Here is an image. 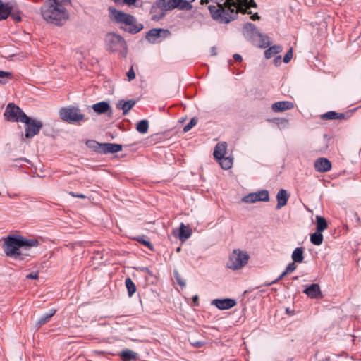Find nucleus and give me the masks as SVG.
<instances>
[{
  "label": "nucleus",
  "instance_id": "obj_18",
  "mask_svg": "<svg viewBox=\"0 0 361 361\" xmlns=\"http://www.w3.org/2000/svg\"><path fill=\"white\" fill-rule=\"evenodd\" d=\"M289 198V195L287 191L284 189L279 190L276 195L277 204L276 209H280L283 206L286 205Z\"/></svg>",
  "mask_w": 361,
  "mask_h": 361
},
{
  "label": "nucleus",
  "instance_id": "obj_59",
  "mask_svg": "<svg viewBox=\"0 0 361 361\" xmlns=\"http://www.w3.org/2000/svg\"><path fill=\"white\" fill-rule=\"evenodd\" d=\"M298 276H295V277H294V279L296 280V279H298Z\"/></svg>",
  "mask_w": 361,
  "mask_h": 361
},
{
  "label": "nucleus",
  "instance_id": "obj_58",
  "mask_svg": "<svg viewBox=\"0 0 361 361\" xmlns=\"http://www.w3.org/2000/svg\"><path fill=\"white\" fill-rule=\"evenodd\" d=\"M95 353H98V354H100V353H101V352H99V351H96Z\"/></svg>",
  "mask_w": 361,
  "mask_h": 361
},
{
  "label": "nucleus",
  "instance_id": "obj_13",
  "mask_svg": "<svg viewBox=\"0 0 361 361\" xmlns=\"http://www.w3.org/2000/svg\"><path fill=\"white\" fill-rule=\"evenodd\" d=\"M212 303L221 310H229L236 305L235 300L231 298L215 299Z\"/></svg>",
  "mask_w": 361,
  "mask_h": 361
},
{
  "label": "nucleus",
  "instance_id": "obj_38",
  "mask_svg": "<svg viewBox=\"0 0 361 361\" xmlns=\"http://www.w3.org/2000/svg\"><path fill=\"white\" fill-rule=\"evenodd\" d=\"M197 118L195 117L192 118L189 123L183 127V132L186 133L189 131L193 126L197 124Z\"/></svg>",
  "mask_w": 361,
  "mask_h": 361
},
{
  "label": "nucleus",
  "instance_id": "obj_29",
  "mask_svg": "<svg viewBox=\"0 0 361 361\" xmlns=\"http://www.w3.org/2000/svg\"><path fill=\"white\" fill-rule=\"evenodd\" d=\"M317 229L318 232H323L327 228L326 219L320 216H316Z\"/></svg>",
  "mask_w": 361,
  "mask_h": 361
},
{
  "label": "nucleus",
  "instance_id": "obj_14",
  "mask_svg": "<svg viewBox=\"0 0 361 361\" xmlns=\"http://www.w3.org/2000/svg\"><path fill=\"white\" fill-rule=\"evenodd\" d=\"M314 169L318 172H327L331 169V163L326 158H319L314 162Z\"/></svg>",
  "mask_w": 361,
  "mask_h": 361
},
{
  "label": "nucleus",
  "instance_id": "obj_36",
  "mask_svg": "<svg viewBox=\"0 0 361 361\" xmlns=\"http://www.w3.org/2000/svg\"><path fill=\"white\" fill-rule=\"evenodd\" d=\"M10 6L12 8L9 16L16 22L21 21V13L18 9H15L14 6L10 4Z\"/></svg>",
  "mask_w": 361,
  "mask_h": 361
},
{
  "label": "nucleus",
  "instance_id": "obj_45",
  "mask_svg": "<svg viewBox=\"0 0 361 361\" xmlns=\"http://www.w3.org/2000/svg\"><path fill=\"white\" fill-rule=\"evenodd\" d=\"M174 276L177 280V282L181 286H185V283L184 281H183L180 279V276L178 273V271H174Z\"/></svg>",
  "mask_w": 361,
  "mask_h": 361
},
{
  "label": "nucleus",
  "instance_id": "obj_60",
  "mask_svg": "<svg viewBox=\"0 0 361 361\" xmlns=\"http://www.w3.org/2000/svg\"><path fill=\"white\" fill-rule=\"evenodd\" d=\"M180 247H178V248L177 249V251L178 252V251H180Z\"/></svg>",
  "mask_w": 361,
  "mask_h": 361
},
{
  "label": "nucleus",
  "instance_id": "obj_11",
  "mask_svg": "<svg viewBox=\"0 0 361 361\" xmlns=\"http://www.w3.org/2000/svg\"><path fill=\"white\" fill-rule=\"evenodd\" d=\"M87 120L88 118L82 113L80 109L75 106H69V123L80 126Z\"/></svg>",
  "mask_w": 361,
  "mask_h": 361
},
{
  "label": "nucleus",
  "instance_id": "obj_10",
  "mask_svg": "<svg viewBox=\"0 0 361 361\" xmlns=\"http://www.w3.org/2000/svg\"><path fill=\"white\" fill-rule=\"evenodd\" d=\"M269 200V191L267 190L251 192L242 198V202L247 204H252L257 202H268Z\"/></svg>",
  "mask_w": 361,
  "mask_h": 361
},
{
  "label": "nucleus",
  "instance_id": "obj_35",
  "mask_svg": "<svg viewBox=\"0 0 361 361\" xmlns=\"http://www.w3.org/2000/svg\"><path fill=\"white\" fill-rule=\"evenodd\" d=\"M135 240L139 242L140 243L144 245L145 246H146L147 248H149L150 250H153V245L152 244L150 243V241L148 240V238L145 236V235H142V236H138L135 238Z\"/></svg>",
  "mask_w": 361,
  "mask_h": 361
},
{
  "label": "nucleus",
  "instance_id": "obj_9",
  "mask_svg": "<svg viewBox=\"0 0 361 361\" xmlns=\"http://www.w3.org/2000/svg\"><path fill=\"white\" fill-rule=\"evenodd\" d=\"M5 118L12 122H21L27 116L23 111L14 104H8L4 114Z\"/></svg>",
  "mask_w": 361,
  "mask_h": 361
},
{
  "label": "nucleus",
  "instance_id": "obj_34",
  "mask_svg": "<svg viewBox=\"0 0 361 361\" xmlns=\"http://www.w3.org/2000/svg\"><path fill=\"white\" fill-rule=\"evenodd\" d=\"M149 128V122L147 120L143 119L138 122L137 124L136 130L142 133H146Z\"/></svg>",
  "mask_w": 361,
  "mask_h": 361
},
{
  "label": "nucleus",
  "instance_id": "obj_39",
  "mask_svg": "<svg viewBox=\"0 0 361 361\" xmlns=\"http://www.w3.org/2000/svg\"><path fill=\"white\" fill-rule=\"evenodd\" d=\"M114 1L117 6H122L123 4H127L128 6L135 5L137 0H111Z\"/></svg>",
  "mask_w": 361,
  "mask_h": 361
},
{
  "label": "nucleus",
  "instance_id": "obj_3",
  "mask_svg": "<svg viewBox=\"0 0 361 361\" xmlns=\"http://www.w3.org/2000/svg\"><path fill=\"white\" fill-rule=\"evenodd\" d=\"M109 12L110 18L116 23L123 25L121 28L130 34H137L144 28V25L138 23L136 18L133 15L117 10L111 6L109 8Z\"/></svg>",
  "mask_w": 361,
  "mask_h": 361
},
{
  "label": "nucleus",
  "instance_id": "obj_55",
  "mask_svg": "<svg viewBox=\"0 0 361 361\" xmlns=\"http://www.w3.org/2000/svg\"><path fill=\"white\" fill-rule=\"evenodd\" d=\"M192 300H193V302H194L195 303L197 302V301H198V296H197V295H195V296H193V298H192Z\"/></svg>",
  "mask_w": 361,
  "mask_h": 361
},
{
  "label": "nucleus",
  "instance_id": "obj_17",
  "mask_svg": "<svg viewBox=\"0 0 361 361\" xmlns=\"http://www.w3.org/2000/svg\"><path fill=\"white\" fill-rule=\"evenodd\" d=\"M293 107V103L289 101H280L275 102L271 105V109L274 112H282L286 110L291 109Z\"/></svg>",
  "mask_w": 361,
  "mask_h": 361
},
{
  "label": "nucleus",
  "instance_id": "obj_26",
  "mask_svg": "<svg viewBox=\"0 0 361 361\" xmlns=\"http://www.w3.org/2000/svg\"><path fill=\"white\" fill-rule=\"evenodd\" d=\"M192 234L191 230L185 226L183 223L180 224L179 228L178 238L180 240L184 241L188 239Z\"/></svg>",
  "mask_w": 361,
  "mask_h": 361
},
{
  "label": "nucleus",
  "instance_id": "obj_53",
  "mask_svg": "<svg viewBox=\"0 0 361 361\" xmlns=\"http://www.w3.org/2000/svg\"><path fill=\"white\" fill-rule=\"evenodd\" d=\"M251 19H252V20H256L259 19V16L258 13H254V14L251 16Z\"/></svg>",
  "mask_w": 361,
  "mask_h": 361
},
{
  "label": "nucleus",
  "instance_id": "obj_46",
  "mask_svg": "<svg viewBox=\"0 0 361 361\" xmlns=\"http://www.w3.org/2000/svg\"><path fill=\"white\" fill-rule=\"evenodd\" d=\"M38 277H39V273L37 271L30 273L26 276L27 279H38Z\"/></svg>",
  "mask_w": 361,
  "mask_h": 361
},
{
  "label": "nucleus",
  "instance_id": "obj_16",
  "mask_svg": "<svg viewBox=\"0 0 361 361\" xmlns=\"http://www.w3.org/2000/svg\"><path fill=\"white\" fill-rule=\"evenodd\" d=\"M303 293L309 298L312 299H317L322 298V292L320 287L317 283H312L309 287L306 288Z\"/></svg>",
  "mask_w": 361,
  "mask_h": 361
},
{
  "label": "nucleus",
  "instance_id": "obj_22",
  "mask_svg": "<svg viewBox=\"0 0 361 361\" xmlns=\"http://www.w3.org/2000/svg\"><path fill=\"white\" fill-rule=\"evenodd\" d=\"M92 109L98 114H102L107 112L111 106L108 102L102 101L93 104Z\"/></svg>",
  "mask_w": 361,
  "mask_h": 361
},
{
  "label": "nucleus",
  "instance_id": "obj_33",
  "mask_svg": "<svg viewBox=\"0 0 361 361\" xmlns=\"http://www.w3.org/2000/svg\"><path fill=\"white\" fill-rule=\"evenodd\" d=\"M310 241L315 245H320L323 241V235L322 234V232L316 231L315 233H312L310 235Z\"/></svg>",
  "mask_w": 361,
  "mask_h": 361
},
{
  "label": "nucleus",
  "instance_id": "obj_15",
  "mask_svg": "<svg viewBox=\"0 0 361 361\" xmlns=\"http://www.w3.org/2000/svg\"><path fill=\"white\" fill-rule=\"evenodd\" d=\"M166 11L161 9L160 6L157 5V2L156 1L152 6L150 9L151 20L153 21H159L166 16Z\"/></svg>",
  "mask_w": 361,
  "mask_h": 361
},
{
  "label": "nucleus",
  "instance_id": "obj_56",
  "mask_svg": "<svg viewBox=\"0 0 361 361\" xmlns=\"http://www.w3.org/2000/svg\"><path fill=\"white\" fill-rule=\"evenodd\" d=\"M286 312L288 314H290L293 313V312L290 311L289 308H286Z\"/></svg>",
  "mask_w": 361,
  "mask_h": 361
},
{
  "label": "nucleus",
  "instance_id": "obj_19",
  "mask_svg": "<svg viewBox=\"0 0 361 361\" xmlns=\"http://www.w3.org/2000/svg\"><path fill=\"white\" fill-rule=\"evenodd\" d=\"M122 150V145L116 143H103L102 154L116 153Z\"/></svg>",
  "mask_w": 361,
  "mask_h": 361
},
{
  "label": "nucleus",
  "instance_id": "obj_25",
  "mask_svg": "<svg viewBox=\"0 0 361 361\" xmlns=\"http://www.w3.org/2000/svg\"><path fill=\"white\" fill-rule=\"evenodd\" d=\"M56 311L51 310L49 312H47L42 315L35 323V327L37 329H39L42 325L47 323L50 319L54 315Z\"/></svg>",
  "mask_w": 361,
  "mask_h": 361
},
{
  "label": "nucleus",
  "instance_id": "obj_44",
  "mask_svg": "<svg viewBox=\"0 0 361 361\" xmlns=\"http://www.w3.org/2000/svg\"><path fill=\"white\" fill-rule=\"evenodd\" d=\"M127 77H128L129 81L133 80L135 78V73L133 66L127 72Z\"/></svg>",
  "mask_w": 361,
  "mask_h": 361
},
{
  "label": "nucleus",
  "instance_id": "obj_7",
  "mask_svg": "<svg viewBox=\"0 0 361 361\" xmlns=\"http://www.w3.org/2000/svg\"><path fill=\"white\" fill-rule=\"evenodd\" d=\"M157 5L164 11H171L175 8L189 11L192 8V4L187 0H157Z\"/></svg>",
  "mask_w": 361,
  "mask_h": 361
},
{
  "label": "nucleus",
  "instance_id": "obj_28",
  "mask_svg": "<svg viewBox=\"0 0 361 361\" xmlns=\"http://www.w3.org/2000/svg\"><path fill=\"white\" fill-rule=\"evenodd\" d=\"M283 48L280 45L271 46L264 51V56L266 59H270L274 56L276 54L281 52Z\"/></svg>",
  "mask_w": 361,
  "mask_h": 361
},
{
  "label": "nucleus",
  "instance_id": "obj_40",
  "mask_svg": "<svg viewBox=\"0 0 361 361\" xmlns=\"http://www.w3.org/2000/svg\"><path fill=\"white\" fill-rule=\"evenodd\" d=\"M337 112L336 111H328L322 116L323 119L327 120H335L336 119Z\"/></svg>",
  "mask_w": 361,
  "mask_h": 361
},
{
  "label": "nucleus",
  "instance_id": "obj_57",
  "mask_svg": "<svg viewBox=\"0 0 361 361\" xmlns=\"http://www.w3.org/2000/svg\"><path fill=\"white\" fill-rule=\"evenodd\" d=\"M195 0H189L188 1L191 4V2L194 1Z\"/></svg>",
  "mask_w": 361,
  "mask_h": 361
},
{
  "label": "nucleus",
  "instance_id": "obj_37",
  "mask_svg": "<svg viewBox=\"0 0 361 361\" xmlns=\"http://www.w3.org/2000/svg\"><path fill=\"white\" fill-rule=\"evenodd\" d=\"M12 78V74L8 71H0V83L6 84Z\"/></svg>",
  "mask_w": 361,
  "mask_h": 361
},
{
  "label": "nucleus",
  "instance_id": "obj_8",
  "mask_svg": "<svg viewBox=\"0 0 361 361\" xmlns=\"http://www.w3.org/2000/svg\"><path fill=\"white\" fill-rule=\"evenodd\" d=\"M22 123L25 124V138L31 139L38 135L43 126L42 123L37 119L32 118L27 116H24Z\"/></svg>",
  "mask_w": 361,
  "mask_h": 361
},
{
  "label": "nucleus",
  "instance_id": "obj_30",
  "mask_svg": "<svg viewBox=\"0 0 361 361\" xmlns=\"http://www.w3.org/2000/svg\"><path fill=\"white\" fill-rule=\"evenodd\" d=\"M102 144L99 143L95 140H87L86 142V145L90 148L92 149L94 152L101 153L102 154Z\"/></svg>",
  "mask_w": 361,
  "mask_h": 361
},
{
  "label": "nucleus",
  "instance_id": "obj_4",
  "mask_svg": "<svg viewBox=\"0 0 361 361\" xmlns=\"http://www.w3.org/2000/svg\"><path fill=\"white\" fill-rule=\"evenodd\" d=\"M244 37L250 40L254 45L260 48H266L269 46V37L262 35L251 23H247L243 27Z\"/></svg>",
  "mask_w": 361,
  "mask_h": 361
},
{
  "label": "nucleus",
  "instance_id": "obj_48",
  "mask_svg": "<svg viewBox=\"0 0 361 361\" xmlns=\"http://www.w3.org/2000/svg\"><path fill=\"white\" fill-rule=\"evenodd\" d=\"M274 63L276 66H280L281 63V56H277L276 57H275V59H274Z\"/></svg>",
  "mask_w": 361,
  "mask_h": 361
},
{
  "label": "nucleus",
  "instance_id": "obj_20",
  "mask_svg": "<svg viewBox=\"0 0 361 361\" xmlns=\"http://www.w3.org/2000/svg\"><path fill=\"white\" fill-rule=\"evenodd\" d=\"M226 148L227 145L226 142H219L216 144L213 152L214 157L216 160L221 159V158L224 157L226 152Z\"/></svg>",
  "mask_w": 361,
  "mask_h": 361
},
{
  "label": "nucleus",
  "instance_id": "obj_49",
  "mask_svg": "<svg viewBox=\"0 0 361 361\" xmlns=\"http://www.w3.org/2000/svg\"><path fill=\"white\" fill-rule=\"evenodd\" d=\"M288 274H286L285 273V271H283L280 275L276 279L271 283H278L280 280H281L285 276H286Z\"/></svg>",
  "mask_w": 361,
  "mask_h": 361
},
{
  "label": "nucleus",
  "instance_id": "obj_2",
  "mask_svg": "<svg viewBox=\"0 0 361 361\" xmlns=\"http://www.w3.org/2000/svg\"><path fill=\"white\" fill-rule=\"evenodd\" d=\"M68 0H46L40 8L42 18L49 24L63 25L68 20Z\"/></svg>",
  "mask_w": 361,
  "mask_h": 361
},
{
  "label": "nucleus",
  "instance_id": "obj_41",
  "mask_svg": "<svg viewBox=\"0 0 361 361\" xmlns=\"http://www.w3.org/2000/svg\"><path fill=\"white\" fill-rule=\"evenodd\" d=\"M296 268H297V266L295 265V262H292L286 266L284 271H285L286 274H288L292 273L293 271H295L296 269Z\"/></svg>",
  "mask_w": 361,
  "mask_h": 361
},
{
  "label": "nucleus",
  "instance_id": "obj_1",
  "mask_svg": "<svg viewBox=\"0 0 361 361\" xmlns=\"http://www.w3.org/2000/svg\"><path fill=\"white\" fill-rule=\"evenodd\" d=\"M38 245L39 242L36 239H27L20 235L12 234L4 239L2 249L6 257L23 261L30 257V248Z\"/></svg>",
  "mask_w": 361,
  "mask_h": 361
},
{
  "label": "nucleus",
  "instance_id": "obj_42",
  "mask_svg": "<svg viewBox=\"0 0 361 361\" xmlns=\"http://www.w3.org/2000/svg\"><path fill=\"white\" fill-rule=\"evenodd\" d=\"M59 116L63 121L68 122V108H62L59 111Z\"/></svg>",
  "mask_w": 361,
  "mask_h": 361
},
{
  "label": "nucleus",
  "instance_id": "obj_47",
  "mask_svg": "<svg viewBox=\"0 0 361 361\" xmlns=\"http://www.w3.org/2000/svg\"><path fill=\"white\" fill-rule=\"evenodd\" d=\"M69 195H71V196L75 197H79V198H82V199H87V197L85 195H84L83 194L75 193V192H69Z\"/></svg>",
  "mask_w": 361,
  "mask_h": 361
},
{
  "label": "nucleus",
  "instance_id": "obj_23",
  "mask_svg": "<svg viewBox=\"0 0 361 361\" xmlns=\"http://www.w3.org/2000/svg\"><path fill=\"white\" fill-rule=\"evenodd\" d=\"M135 101L130 99L128 101L121 100L117 104V107L123 110V113L126 115L134 106Z\"/></svg>",
  "mask_w": 361,
  "mask_h": 361
},
{
  "label": "nucleus",
  "instance_id": "obj_51",
  "mask_svg": "<svg viewBox=\"0 0 361 361\" xmlns=\"http://www.w3.org/2000/svg\"><path fill=\"white\" fill-rule=\"evenodd\" d=\"M345 118V115L343 113H337L336 119L342 120Z\"/></svg>",
  "mask_w": 361,
  "mask_h": 361
},
{
  "label": "nucleus",
  "instance_id": "obj_43",
  "mask_svg": "<svg viewBox=\"0 0 361 361\" xmlns=\"http://www.w3.org/2000/svg\"><path fill=\"white\" fill-rule=\"evenodd\" d=\"M293 57V49L290 48L285 54L283 57V62L288 63Z\"/></svg>",
  "mask_w": 361,
  "mask_h": 361
},
{
  "label": "nucleus",
  "instance_id": "obj_52",
  "mask_svg": "<svg viewBox=\"0 0 361 361\" xmlns=\"http://www.w3.org/2000/svg\"><path fill=\"white\" fill-rule=\"evenodd\" d=\"M210 53L212 56H216V49L215 47H212L210 49Z\"/></svg>",
  "mask_w": 361,
  "mask_h": 361
},
{
  "label": "nucleus",
  "instance_id": "obj_54",
  "mask_svg": "<svg viewBox=\"0 0 361 361\" xmlns=\"http://www.w3.org/2000/svg\"><path fill=\"white\" fill-rule=\"evenodd\" d=\"M194 345H195V346H197V347H201V346H202L203 343H202V342H201V341H198V342H196Z\"/></svg>",
  "mask_w": 361,
  "mask_h": 361
},
{
  "label": "nucleus",
  "instance_id": "obj_50",
  "mask_svg": "<svg viewBox=\"0 0 361 361\" xmlns=\"http://www.w3.org/2000/svg\"><path fill=\"white\" fill-rule=\"evenodd\" d=\"M233 59L235 61H242V56L238 54H235L233 56Z\"/></svg>",
  "mask_w": 361,
  "mask_h": 361
},
{
  "label": "nucleus",
  "instance_id": "obj_12",
  "mask_svg": "<svg viewBox=\"0 0 361 361\" xmlns=\"http://www.w3.org/2000/svg\"><path fill=\"white\" fill-rule=\"evenodd\" d=\"M162 33L164 34V37L170 34L168 30L153 28L146 33L145 38L149 42L155 44L161 41Z\"/></svg>",
  "mask_w": 361,
  "mask_h": 361
},
{
  "label": "nucleus",
  "instance_id": "obj_6",
  "mask_svg": "<svg viewBox=\"0 0 361 361\" xmlns=\"http://www.w3.org/2000/svg\"><path fill=\"white\" fill-rule=\"evenodd\" d=\"M249 259L247 252L236 249L230 254L226 266L232 270H238L245 266Z\"/></svg>",
  "mask_w": 361,
  "mask_h": 361
},
{
  "label": "nucleus",
  "instance_id": "obj_24",
  "mask_svg": "<svg viewBox=\"0 0 361 361\" xmlns=\"http://www.w3.org/2000/svg\"><path fill=\"white\" fill-rule=\"evenodd\" d=\"M11 9L9 3L4 4L0 0V21L8 18Z\"/></svg>",
  "mask_w": 361,
  "mask_h": 361
},
{
  "label": "nucleus",
  "instance_id": "obj_5",
  "mask_svg": "<svg viewBox=\"0 0 361 361\" xmlns=\"http://www.w3.org/2000/svg\"><path fill=\"white\" fill-rule=\"evenodd\" d=\"M105 44L106 49L109 51L118 53L122 57H126L128 47L125 39L120 35L114 32L106 34Z\"/></svg>",
  "mask_w": 361,
  "mask_h": 361
},
{
  "label": "nucleus",
  "instance_id": "obj_27",
  "mask_svg": "<svg viewBox=\"0 0 361 361\" xmlns=\"http://www.w3.org/2000/svg\"><path fill=\"white\" fill-rule=\"evenodd\" d=\"M293 262L295 263H301L304 259V249L303 247H296L291 255Z\"/></svg>",
  "mask_w": 361,
  "mask_h": 361
},
{
  "label": "nucleus",
  "instance_id": "obj_21",
  "mask_svg": "<svg viewBox=\"0 0 361 361\" xmlns=\"http://www.w3.org/2000/svg\"><path fill=\"white\" fill-rule=\"evenodd\" d=\"M123 361L135 360L137 358V353L130 349H124L118 354Z\"/></svg>",
  "mask_w": 361,
  "mask_h": 361
},
{
  "label": "nucleus",
  "instance_id": "obj_32",
  "mask_svg": "<svg viewBox=\"0 0 361 361\" xmlns=\"http://www.w3.org/2000/svg\"><path fill=\"white\" fill-rule=\"evenodd\" d=\"M125 285L128 290V294L131 297L136 291V286L132 279L129 277L125 280Z\"/></svg>",
  "mask_w": 361,
  "mask_h": 361
},
{
  "label": "nucleus",
  "instance_id": "obj_31",
  "mask_svg": "<svg viewBox=\"0 0 361 361\" xmlns=\"http://www.w3.org/2000/svg\"><path fill=\"white\" fill-rule=\"evenodd\" d=\"M223 169H229L233 165V159L229 157H224L217 160Z\"/></svg>",
  "mask_w": 361,
  "mask_h": 361
}]
</instances>
